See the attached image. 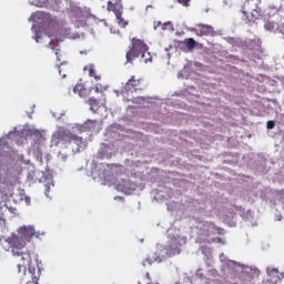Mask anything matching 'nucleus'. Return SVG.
<instances>
[{
    "label": "nucleus",
    "mask_w": 284,
    "mask_h": 284,
    "mask_svg": "<svg viewBox=\"0 0 284 284\" xmlns=\"http://www.w3.org/2000/svg\"><path fill=\"white\" fill-rule=\"evenodd\" d=\"M34 236L39 237L34 226H21L18 229V235L12 234L1 242L2 250L11 252L12 256H17L21 262L23 261V254H30L29 252H23V250Z\"/></svg>",
    "instance_id": "obj_1"
},
{
    "label": "nucleus",
    "mask_w": 284,
    "mask_h": 284,
    "mask_svg": "<svg viewBox=\"0 0 284 284\" xmlns=\"http://www.w3.org/2000/svg\"><path fill=\"white\" fill-rule=\"evenodd\" d=\"M53 141L59 144L63 143V145H72L73 152H81V150H85L88 148V144L85 141H83V138L71 133L70 130L60 128L52 136Z\"/></svg>",
    "instance_id": "obj_2"
},
{
    "label": "nucleus",
    "mask_w": 284,
    "mask_h": 284,
    "mask_svg": "<svg viewBox=\"0 0 284 284\" xmlns=\"http://www.w3.org/2000/svg\"><path fill=\"white\" fill-rule=\"evenodd\" d=\"M150 47L145 43V41L133 38L131 40V45L125 54L126 63H134V60L142 57L144 63H152V55H150Z\"/></svg>",
    "instance_id": "obj_3"
},
{
    "label": "nucleus",
    "mask_w": 284,
    "mask_h": 284,
    "mask_svg": "<svg viewBox=\"0 0 284 284\" xmlns=\"http://www.w3.org/2000/svg\"><path fill=\"white\" fill-rule=\"evenodd\" d=\"M39 265L37 262H32L30 254L24 253L22 255V261L18 262V274L21 276H28L31 281H28L27 284H39V277H37V270Z\"/></svg>",
    "instance_id": "obj_4"
},
{
    "label": "nucleus",
    "mask_w": 284,
    "mask_h": 284,
    "mask_svg": "<svg viewBox=\"0 0 284 284\" xmlns=\"http://www.w3.org/2000/svg\"><path fill=\"white\" fill-rule=\"evenodd\" d=\"M108 12H113L120 28H125L128 21L123 19V0H108L106 2Z\"/></svg>",
    "instance_id": "obj_5"
},
{
    "label": "nucleus",
    "mask_w": 284,
    "mask_h": 284,
    "mask_svg": "<svg viewBox=\"0 0 284 284\" xmlns=\"http://www.w3.org/2000/svg\"><path fill=\"white\" fill-rule=\"evenodd\" d=\"M181 241H183L181 237H172L169 241L168 245L164 247L166 256H176L181 254Z\"/></svg>",
    "instance_id": "obj_6"
},
{
    "label": "nucleus",
    "mask_w": 284,
    "mask_h": 284,
    "mask_svg": "<svg viewBox=\"0 0 284 284\" xmlns=\"http://www.w3.org/2000/svg\"><path fill=\"white\" fill-rule=\"evenodd\" d=\"M250 6V1H246L243 7V14L246 17L247 21H258L263 17V11L261 8L256 7L255 9L247 8Z\"/></svg>",
    "instance_id": "obj_7"
},
{
    "label": "nucleus",
    "mask_w": 284,
    "mask_h": 284,
    "mask_svg": "<svg viewBox=\"0 0 284 284\" xmlns=\"http://www.w3.org/2000/svg\"><path fill=\"white\" fill-rule=\"evenodd\" d=\"M125 92H136V90H143V84L141 79H136L132 75L124 87Z\"/></svg>",
    "instance_id": "obj_8"
},
{
    "label": "nucleus",
    "mask_w": 284,
    "mask_h": 284,
    "mask_svg": "<svg viewBox=\"0 0 284 284\" xmlns=\"http://www.w3.org/2000/svg\"><path fill=\"white\" fill-rule=\"evenodd\" d=\"M193 31L197 37H210L214 34V28L207 24H196V28Z\"/></svg>",
    "instance_id": "obj_9"
},
{
    "label": "nucleus",
    "mask_w": 284,
    "mask_h": 284,
    "mask_svg": "<svg viewBox=\"0 0 284 284\" xmlns=\"http://www.w3.org/2000/svg\"><path fill=\"white\" fill-rule=\"evenodd\" d=\"M73 92L75 94H79V97H81V99H88V97H90V92H92V89H85V87L83 84H77L73 88Z\"/></svg>",
    "instance_id": "obj_10"
},
{
    "label": "nucleus",
    "mask_w": 284,
    "mask_h": 284,
    "mask_svg": "<svg viewBox=\"0 0 284 284\" xmlns=\"http://www.w3.org/2000/svg\"><path fill=\"white\" fill-rule=\"evenodd\" d=\"M162 30V31H165V30H173V27H172V22H161V21H155L154 22V30Z\"/></svg>",
    "instance_id": "obj_11"
},
{
    "label": "nucleus",
    "mask_w": 284,
    "mask_h": 284,
    "mask_svg": "<svg viewBox=\"0 0 284 284\" xmlns=\"http://www.w3.org/2000/svg\"><path fill=\"white\" fill-rule=\"evenodd\" d=\"M267 274L273 283H278V281H281V273L277 268H267Z\"/></svg>",
    "instance_id": "obj_12"
},
{
    "label": "nucleus",
    "mask_w": 284,
    "mask_h": 284,
    "mask_svg": "<svg viewBox=\"0 0 284 284\" xmlns=\"http://www.w3.org/2000/svg\"><path fill=\"white\" fill-rule=\"evenodd\" d=\"M84 71H88L89 77H93V79H95V81H101V75H97V70H94L93 64H88L87 67H84Z\"/></svg>",
    "instance_id": "obj_13"
},
{
    "label": "nucleus",
    "mask_w": 284,
    "mask_h": 284,
    "mask_svg": "<svg viewBox=\"0 0 284 284\" xmlns=\"http://www.w3.org/2000/svg\"><path fill=\"white\" fill-rule=\"evenodd\" d=\"M184 45L185 48H187L189 51H192L196 48V40H194V38H186L184 40Z\"/></svg>",
    "instance_id": "obj_14"
},
{
    "label": "nucleus",
    "mask_w": 284,
    "mask_h": 284,
    "mask_svg": "<svg viewBox=\"0 0 284 284\" xmlns=\"http://www.w3.org/2000/svg\"><path fill=\"white\" fill-rule=\"evenodd\" d=\"M87 103H88V105H90V110L92 112H97V110H99V100H97L94 98H89Z\"/></svg>",
    "instance_id": "obj_15"
},
{
    "label": "nucleus",
    "mask_w": 284,
    "mask_h": 284,
    "mask_svg": "<svg viewBox=\"0 0 284 284\" xmlns=\"http://www.w3.org/2000/svg\"><path fill=\"white\" fill-rule=\"evenodd\" d=\"M266 128L267 130H274V128H276V123L271 120L266 123Z\"/></svg>",
    "instance_id": "obj_16"
},
{
    "label": "nucleus",
    "mask_w": 284,
    "mask_h": 284,
    "mask_svg": "<svg viewBox=\"0 0 284 284\" xmlns=\"http://www.w3.org/2000/svg\"><path fill=\"white\" fill-rule=\"evenodd\" d=\"M178 3H180V6H184V8H189L190 0H178Z\"/></svg>",
    "instance_id": "obj_17"
},
{
    "label": "nucleus",
    "mask_w": 284,
    "mask_h": 284,
    "mask_svg": "<svg viewBox=\"0 0 284 284\" xmlns=\"http://www.w3.org/2000/svg\"><path fill=\"white\" fill-rule=\"evenodd\" d=\"M264 28H265L266 30H274V24L271 23V22H267V23H265Z\"/></svg>",
    "instance_id": "obj_18"
},
{
    "label": "nucleus",
    "mask_w": 284,
    "mask_h": 284,
    "mask_svg": "<svg viewBox=\"0 0 284 284\" xmlns=\"http://www.w3.org/2000/svg\"><path fill=\"white\" fill-rule=\"evenodd\" d=\"M85 125H97V120H88Z\"/></svg>",
    "instance_id": "obj_19"
},
{
    "label": "nucleus",
    "mask_w": 284,
    "mask_h": 284,
    "mask_svg": "<svg viewBox=\"0 0 284 284\" xmlns=\"http://www.w3.org/2000/svg\"><path fill=\"white\" fill-rule=\"evenodd\" d=\"M45 195L50 194V183L45 184V190H44Z\"/></svg>",
    "instance_id": "obj_20"
},
{
    "label": "nucleus",
    "mask_w": 284,
    "mask_h": 284,
    "mask_svg": "<svg viewBox=\"0 0 284 284\" xmlns=\"http://www.w3.org/2000/svg\"><path fill=\"white\" fill-rule=\"evenodd\" d=\"M146 265H152V260L146 258V260L143 262V267H145Z\"/></svg>",
    "instance_id": "obj_21"
},
{
    "label": "nucleus",
    "mask_w": 284,
    "mask_h": 284,
    "mask_svg": "<svg viewBox=\"0 0 284 284\" xmlns=\"http://www.w3.org/2000/svg\"><path fill=\"white\" fill-rule=\"evenodd\" d=\"M53 50V52L55 53V57H57V59H58V61H61V58H59L60 57V54H59V49H52Z\"/></svg>",
    "instance_id": "obj_22"
},
{
    "label": "nucleus",
    "mask_w": 284,
    "mask_h": 284,
    "mask_svg": "<svg viewBox=\"0 0 284 284\" xmlns=\"http://www.w3.org/2000/svg\"><path fill=\"white\" fill-rule=\"evenodd\" d=\"M91 90H94L97 93L101 92V88H99V84H97L94 88H91Z\"/></svg>",
    "instance_id": "obj_23"
},
{
    "label": "nucleus",
    "mask_w": 284,
    "mask_h": 284,
    "mask_svg": "<svg viewBox=\"0 0 284 284\" xmlns=\"http://www.w3.org/2000/svg\"><path fill=\"white\" fill-rule=\"evenodd\" d=\"M41 39V37H39V34H36V41L37 43H39V40Z\"/></svg>",
    "instance_id": "obj_24"
},
{
    "label": "nucleus",
    "mask_w": 284,
    "mask_h": 284,
    "mask_svg": "<svg viewBox=\"0 0 284 284\" xmlns=\"http://www.w3.org/2000/svg\"><path fill=\"white\" fill-rule=\"evenodd\" d=\"M146 278H148V281H152V280L150 278V273H146Z\"/></svg>",
    "instance_id": "obj_25"
},
{
    "label": "nucleus",
    "mask_w": 284,
    "mask_h": 284,
    "mask_svg": "<svg viewBox=\"0 0 284 284\" xmlns=\"http://www.w3.org/2000/svg\"><path fill=\"white\" fill-rule=\"evenodd\" d=\"M148 8H152V6H151V4H149V6H146V9H148Z\"/></svg>",
    "instance_id": "obj_26"
},
{
    "label": "nucleus",
    "mask_w": 284,
    "mask_h": 284,
    "mask_svg": "<svg viewBox=\"0 0 284 284\" xmlns=\"http://www.w3.org/2000/svg\"><path fill=\"white\" fill-rule=\"evenodd\" d=\"M40 156H43V153L40 152Z\"/></svg>",
    "instance_id": "obj_27"
},
{
    "label": "nucleus",
    "mask_w": 284,
    "mask_h": 284,
    "mask_svg": "<svg viewBox=\"0 0 284 284\" xmlns=\"http://www.w3.org/2000/svg\"><path fill=\"white\" fill-rule=\"evenodd\" d=\"M139 284H141V283H139Z\"/></svg>",
    "instance_id": "obj_28"
}]
</instances>
